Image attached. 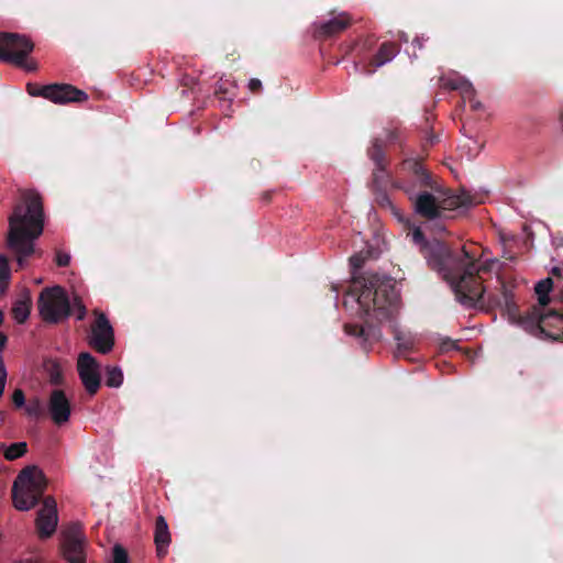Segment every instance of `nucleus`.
Wrapping results in <instances>:
<instances>
[{"label":"nucleus","instance_id":"2","mask_svg":"<svg viewBox=\"0 0 563 563\" xmlns=\"http://www.w3.org/2000/svg\"><path fill=\"white\" fill-rule=\"evenodd\" d=\"M399 296L395 287V280L376 273L354 276L344 297L343 305L357 303L358 313L366 318L364 324L345 323L344 332L354 336L363 350H368L382 338L378 323L393 318L398 307Z\"/></svg>","mask_w":563,"mask_h":563},{"label":"nucleus","instance_id":"43","mask_svg":"<svg viewBox=\"0 0 563 563\" xmlns=\"http://www.w3.org/2000/svg\"><path fill=\"white\" fill-rule=\"evenodd\" d=\"M3 421V416L0 413V422Z\"/></svg>","mask_w":563,"mask_h":563},{"label":"nucleus","instance_id":"20","mask_svg":"<svg viewBox=\"0 0 563 563\" xmlns=\"http://www.w3.org/2000/svg\"><path fill=\"white\" fill-rule=\"evenodd\" d=\"M48 382L52 385L59 386L64 383V374L60 364L57 361H46L44 364Z\"/></svg>","mask_w":563,"mask_h":563},{"label":"nucleus","instance_id":"17","mask_svg":"<svg viewBox=\"0 0 563 563\" xmlns=\"http://www.w3.org/2000/svg\"><path fill=\"white\" fill-rule=\"evenodd\" d=\"M555 289V278L551 275L550 277H547L536 285V294L538 295V302L539 306H532L523 316L519 313V309L517 310V313L519 317H526L530 314L533 310V308H538L541 313H548L545 310V307L550 303V291L552 289Z\"/></svg>","mask_w":563,"mask_h":563},{"label":"nucleus","instance_id":"15","mask_svg":"<svg viewBox=\"0 0 563 563\" xmlns=\"http://www.w3.org/2000/svg\"><path fill=\"white\" fill-rule=\"evenodd\" d=\"M399 45L394 42L382 43L377 53L372 57L366 66V73L373 74L378 67L390 62L399 53Z\"/></svg>","mask_w":563,"mask_h":563},{"label":"nucleus","instance_id":"8","mask_svg":"<svg viewBox=\"0 0 563 563\" xmlns=\"http://www.w3.org/2000/svg\"><path fill=\"white\" fill-rule=\"evenodd\" d=\"M26 90L33 97H43L59 104L84 102L88 99V95L84 90L69 84H51L45 86L27 84Z\"/></svg>","mask_w":563,"mask_h":563},{"label":"nucleus","instance_id":"18","mask_svg":"<svg viewBox=\"0 0 563 563\" xmlns=\"http://www.w3.org/2000/svg\"><path fill=\"white\" fill-rule=\"evenodd\" d=\"M0 452L3 453L5 460L14 461L27 452V444L26 442H16L5 446L4 443H0Z\"/></svg>","mask_w":563,"mask_h":563},{"label":"nucleus","instance_id":"28","mask_svg":"<svg viewBox=\"0 0 563 563\" xmlns=\"http://www.w3.org/2000/svg\"><path fill=\"white\" fill-rule=\"evenodd\" d=\"M375 194L376 202L384 208L391 207V201L386 192V188L373 189Z\"/></svg>","mask_w":563,"mask_h":563},{"label":"nucleus","instance_id":"29","mask_svg":"<svg viewBox=\"0 0 563 563\" xmlns=\"http://www.w3.org/2000/svg\"><path fill=\"white\" fill-rule=\"evenodd\" d=\"M74 308L76 309V318L78 320H84L86 317L87 310L79 297L74 298Z\"/></svg>","mask_w":563,"mask_h":563},{"label":"nucleus","instance_id":"41","mask_svg":"<svg viewBox=\"0 0 563 563\" xmlns=\"http://www.w3.org/2000/svg\"><path fill=\"white\" fill-rule=\"evenodd\" d=\"M437 227H438V230H440V231H443V230H444V225H439V224H437Z\"/></svg>","mask_w":563,"mask_h":563},{"label":"nucleus","instance_id":"31","mask_svg":"<svg viewBox=\"0 0 563 563\" xmlns=\"http://www.w3.org/2000/svg\"><path fill=\"white\" fill-rule=\"evenodd\" d=\"M366 257L362 254H354L350 257V264L353 268V271H357L363 267L365 263Z\"/></svg>","mask_w":563,"mask_h":563},{"label":"nucleus","instance_id":"35","mask_svg":"<svg viewBox=\"0 0 563 563\" xmlns=\"http://www.w3.org/2000/svg\"><path fill=\"white\" fill-rule=\"evenodd\" d=\"M464 80H465V78H462V77H459L455 79H448L445 82V87H448L451 90H459V88L456 86H462Z\"/></svg>","mask_w":563,"mask_h":563},{"label":"nucleus","instance_id":"38","mask_svg":"<svg viewBox=\"0 0 563 563\" xmlns=\"http://www.w3.org/2000/svg\"><path fill=\"white\" fill-rule=\"evenodd\" d=\"M470 103V107L473 111H478L483 108V104L481 101L476 100L475 97H473V101H467Z\"/></svg>","mask_w":563,"mask_h":563},{"label":"nucleus","instance_id":"42","mask_svg":"<svg viewBox=\"0 0 563 563\" xmlns=\"http://www.w3.org/2000/svg\"><path fill=\"white\" fill-rule=\"evenodd\" d=\"M449 344H450V347H455V343L453 341H450Z\"/></svg>","mask_w":563,"mask_h":563},{"label":"nucleus","instance_id":"19","mask_svg":"<svg viewBox=\"0 0 563 563\" xmlns=\"http://www.w3.org/2000/svg\"><path fill=\"white\" fill-rule=\"evenodd\" d=\"M372 188L383 189L391 181V175L387 169V165L375 166L373 170Z\"/></svg>","mask_w":563,"mask_h":563},{"label":"nucleus","instance_id":"34","mask_svg":"<svg viewBox=\"0 0 563 563\" xmlns=\"http://www.w3.org/2000/svg\"><path fill=\"white\" fill-rule=\"evenodd\" d=\"M7 379V371L3 361H0V397L3 395Z\"/></svg>","mask_w":563,"mask_h":563},{"label":"nucleus","instance_id":"9","mask_svg":"<svg viewBox=\"0 0 563 563\" xmlns=\"http://www.w3.org/2000/svg\"><path fill=\"white\" fill-rule=\"evenodd\" d=\"M96 320L91 325L89 345L100 354H108L114 346V332L108 318L96 311Z\"/></svg>","mask_w":563,"mask_h":563},{"label":"nucleus","instance_id":"11","mask_svg":"<svg viewBox=\"0 0 563 563\" xmlns=\"http://www.w3.org/2000/svg\"><path fill=\"white\" fill-rule=\"evenodd\" d=\"M58 523L56 500L52 496L43 498V506L37 512L36 528L43 539L49 538Z\"/></svg>","mask_w":563,"mask_h":563},{"label":"nucleus","instance_id":"30","mask_svg":"<svg viewBox=\"0 0 563 563\" xmlns=\"http://www.w3.org/2000/svg\"><path fill=\"white\" fill-rule=\"evenodd\" d=\"M12 402L16 408L24 407L25 396L22 389H15L12 395Z\"/></svg>","mask_w":563,"mask_h":563},{"label":"nucleus","instance_id":"39","mask_svg":"<svg viewBox=\"0 0 563 563\" xmlns=\"http://www.w3.org/2000/svg\"><path fill=\"white\" fill-rule=\"evenodd\" d=\"M271 197H272V192L271 191H266V192L263 194L262 199L265 200V201H269Z\"/></svg>","mask_w":563,"mask_h":563},{"label":"nucleus","instance_id":"10","mask_svg":"<svg viewBox=\"0 0 563 563\" xmlns=\"http://www.w3.org/2000/svg\"><path fill=\"white\" fill-rule=\"evenodd\" d=\"M99 363L89 352H81L77 360V372L86 391L93 396L101 386Z\"/></svg>","mask_w":563,"mask_h":563},{"label":"nucleus","instance_id":"16","mask_svg":"<svg viewBox=\"0 0 563 563\" xmlns=\"http://www.w3.org/2000/svg\"><path fill=\"white\" fill-rule=\"evenodd\" d=\"M170 542L172 536L166 519L163 516H158L154 527V543L158 558H164L167 554Z\"/></svg>","mask_w":563,"mask_h":563},{"label":"nucleus","instance_id":"3","mask_svg":"<svg viewBox=\"0 0 563 563\" xmlns=\"http://www.w3.org/2000/svg\"><path fill=\"white\" fill-rule=\"evenodd\" d=\"M399 176L393 187L407 196L415 214L424 221H439L446 218V211L467 208L477 203L466 191L453 194L423 166L421 159L406 158L400 164Z\"/></svg>","mask_w":563,"mask_h":563},{"label":"nucleus","instance_id":"6","mask_svg":"<svg viewBox=\"0 0 563 563\" xmlns=\"http://www.w3.org/2000/svg\"><path fill=\"white\" fill-rule=\"evenodd\" d=\"M33 48L34 44L27 36L0 32V60L34 71L37 69L36 62L27 59Z\"/></svg>","mask_w":563,"mask_h":563},{"label":"nucleus","instance_id":"21","mask_svg":"<svg viewBox=\"0 0 563 563\" xmlns=\"http://www.w3.org/2000/svg\"><path fill=\"white\" fill-rule=\"evenodd\" d=\"M393 333L394 339L397 341L398 353L404 354L413 349L415 340L409 333H406L396 327H393Z\"/></svg>","mask_w":563,"mask_h":563},{"label":"nucleus","instance_id":"7","mask_svg":"<svg viewBox=\"0 0 563 563\" xmlns=\"http://www.w3.org/2000/svg\"><path fill=\"white\" fill-rule=\"evenodd\" d=\"M42 319L48 323H58L71 314V306L65 289L60 286L44 288L37 300Z\"/></svg>","mask_w":563,"mask_h":563},{"label":"nucleus","instance_id":"27","mask_svg":"<svg viewBox=\"0 0 563 563\" xmlns=\"http://www.w3.org/2000/svg\"><path fill=\"white\" fill-rule=\"evenodd\" d=\"M113 563H129L128 551L121 545L115 544L112 549Z\"/></svg>","mask_w":563,"mask_h":563},{"label":"nucleus","instance_id":"25","mask_svg":"<svg viewBox=\"0 0 563 563\" xmlns=\"http://www.w3.org/2000/svg\"><path fill=\"white\" fill-rule=\"evenodd\" d=\"M24 410L32 418H40L44 413V407L38 398H33L24 405Z\"/></svg>","mask_w":563,"mask_h":563},{"label":"nucleus","instance_id":"12","mask_svg":"<svg viewBox=\"0 0 563 563\" xmlns=\"http://www.w3.org/2000/svg\"><path fill=\"white\" fill-rule=\"evenodd\" d=\"M47 411L52 421L57 426H63L69 421L71 415V404L65 391L53 389L47 401Z\"/></svg>","mask_w":563,"mask_h":563},{"label":"nucleus","instance_id":"26","mask_svg":"<svg viewBox=\"0 0 563 563\" xmlns=\"http://www.w3.org/2000/svg\"><path fill=\"white\" fill-rule=\"evenodd\" d=\"M459 91L461 92L462 99L464 102L473 101V97H475L476 91L473 85L468 80H464L462 86H456Z\"/></svg>","mask_w":563,"mask_h":563},{"label":"nucleus","instance_id":"36","mask_svg":"<svg viewBox=\"0 0 563 563\" xmlns=\"http://www.w3.org/2000/svg\"><path fill=\"white\" fill-rule=\"evenodd\" d=\"M249 89L253 92V93H258L262 89V82L260 79L257 78H252L249 82Z\"/></svg>","mask_w":563,"mask_h":563},{"label":"nucleus","instance_id":"13","mask_svg":"<svg viewBox=\"0 0 563 563\" xmlns=\"http://www.w3.org/2000/svg\"><path fill=\"white\" fill-rule=\"evenodd\" d=\"M63 554L69 563H85V543L79 529L74 528L69 530L63 542Z\"/></svg>","mask_w":563,"mask_h":563},{"label":"nucleus","instance_id":"40","mask_svg":"<svg viewBox=\"0 0 563 563\" xmlns=\"http://www.w3.org/2000/svg\"><path fill=\"white\" fill-rule=\"evenodd\" d=\"M412 44H413L415 46H418L419 48H421V47H422V42H421V40H420L419 37H416V38L412 41Z\"/></svg>","mask_w":563,"mask_h":563},{"label":"nucleus","instance_id":"1","mask_svg":"<svg viewBox=\"0 0 563 563\" xmlns=\"http://www.w3.org/2000/svg\"><path fill=\"white\" fill-rule=\"evenodd\" d=\"M411 239L420 246L428 266L450 284L459 302L466 307H483L486 296L481 274L489 272L490 265L478 263L476 246L463 245L454 251L437 239L427 241L420 228L412 231Z\"/></svg>","mask_w":563,"mask_h":563},{"label":"nucleus","instance_id":"22","mask_svg":"<svg viewBox=\"0 0 563 563\" xmlns=\"http://www.w3.org/2000/svg\"><path fill=\"white\" fill-rule=\"evenodd\" d=\"M367 155L375 166L388 165L383 144L378 139L373 141L372 146L367 150Z\"/></svg>","mask_w":563,"mask_h":563},{"label":"nucleus","instance_id":"32","mask_svg":"<svg viewBox=\"0 0 563 563\" xmlns=\"http://www.w3.org/2000/svg\"><path fill=\"white\" fill-rule=\"evenodd\" d=\"M55 261L57 266L66 267L70 263V255L62 251L56 252Z\"/></svg>","mask_w":563,"mask_h":563},{"label":"nucleus","instance_id":"33","mask_svg":"<svg viewBox=\"0 0 563 563\" xmlns=\"http://www.w3.org/2000/svg\"><path fill=\"white\" fill-rule=\"evenodd\" d=\"M10 276L9 263L5 256L0 254V278L8 279Z\"/></svg>","mask_w":563,"mask_h":563},{"label":"nucleus","instance_id":"14","mask_svg":"<svg viewBox=\"0 0 563 563\" xmlns=\"http://www.w3.org/2000/svg\"><path fill=\"white\" fill-rule=\"evenodd\" d=\"M351 24V16L347 13H340L332 19L320 23L314 30L317 38L327 40L343 32Z\"/></svg>","mask_w":563,"mask_h":563},{"label":"nucleus","instance_id":"23","mask_svg":"<svg viewBox=\"0 0 563 563\" xmlns=\"http://www.w3.org/2000/svg\"><path fill=\"white\" fill-rule=\"evenodd\" d=\"M123 383V373L118 366H107L106 385L111 388H118Z\"/></svg>","mask_w":563,"mask_h":563},{"label":"nucleus","instance_id":"5","mask_svg":"<svg viewBox=\"0 0 563 563\" xmlns=\"http://www.w3.org/2000/svg\"><path fill=\"white\" fill-rule=\"evenodd\" d=\"M47 487V479L44 473L36 466L23 468L12 487V498L18 510L26 511L35 507L42 499Z\"/></svg>","mask_w":563,"mask_h":563},{"label":"nucleus","instance_id":"37","mask_svg":"<svg viewBox=\"0 0 563 563\" xmlns=\"http://www.w3.org/2000/svg\"><path fill=\"white\" fill-rule=\"evenodd\" d=\"M399 132L397 130L389 131L387 134V141L396 143L398 141Z\"/></svg>","mask_w":563,"mask_h":563},{"label":"nucleus","instance_id":"24","mask_svg":"<svg viewBox=\"0 0 563 563\" xmlns=\"http://www.w3.org/2000/svg\"><path fill=\"white\" fill-rule=\"evenodd\" d=\"M30 299L18 301L13 308V318L18 323H24L30 316Z\"/></svg>","mask_w":563,"mask_h":563},{"label":"nucleus","instance_id":"4","mask_svg":"<svg viewBox=\"0 0 563 563\" xmlns=\"http://www.w3.org/2000/svg\"><path fill=\"white\" fill-rule=\"evenodd\" d=\"M44 208L41 195L34 189L20 190L18 202L9 217L7 244L16 255L20 268L35 253L34 241L44 230Z\"/></svg>","mask_w":563,"mask_h":563}]
</instances>
